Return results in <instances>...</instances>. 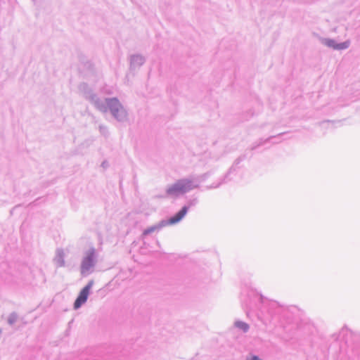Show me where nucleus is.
<instances>
[{"label":"nucleus","instance_id":"5","mask_svg":"<svg viewBox=\"0 0 360 360\" xmlns=\"http://www.w3.org/2000/svg\"><path fill=\"white\" fill-rule=\"evenodd\" d=\"M79 91L83 94L85 98L89 101L94 106L97 100L103 99L94 94L91 89L86 83H82L79 85Z\"/></svg>","mask_w":360,"mask_h":360},{"label":"nucleus","instance_id":"10","mask_svg":"<svg viewBox=\"0 0 360 360\" xmlns=\"http://www.w3.org/2000/svg\"><path fill=\"white\" fill-rule=\"evenodd\" d=\"M54 261L56 265L59 267L65 265L64 252L62 249H58L56 250V255L54 258Z\"/></svg>","mask_w":360,"mask_h":360},{"label":"nucleus","instance_id":"19","mask_svg":"<svg viewBox=\"0 0 360 360\" xmlns=\"http://www.w3.org/2000/svg\"><path fill=\"white\" fill-rule=\"evenodd\" d=\"M245 360H262V359L257 355H251L250 356H247Z\"/></svg>","mask_w":360,"mask_h":360},{"label":"nucleus","instance_id":"20","mask_svg":"<svg viewBox=\"0 0 360 360\" xmlns=\"http://www.w3.org/2000/svg\"><path fill=\"white\" fill-rule=\"evenodd\" d=\"M102 167H105L107 166V162L105 161L103 162L101 164Z\"/></svg>","mask_w":360,"mask_h":360},{"label":"nucleus","instance_id":"11","mask_svg":"<svg viewBox=\"0 0 360 360\" xmlns=\"http://www.w3.org/2000/svg\"><path fill=\"white\" fill-rule=\"evenodd\" d=\"M283 134V133H281V134H278L277 136H269V138L265 139H261L257 142H256V143L252 144V146L251 147V150H255L257 148H258L259 146H260L262 145H264L266 143L270 141L272 139L278 138V137L281 136Z\"/></svg>","mask_w":360,"mask_h":360},{"label":"nucleus","instance_id":"2","mask_svg":"<svg viewBox=\"0 0 360 360\" xmlns=\"http://www.w3.org/2000/svg\"><path fill=\"white\" fill-rule=\"evenodd\" d=\"M95 108L102 112L110 111L117 122H123L127 120V112L118 98L115 97L97 100L95 103Z\"/></svg>","mask_w":360,"mask_h":360},{"label":"nucleus","instance_id":"21","mask_svg":"<svg viewBox=\"0 0 360 360\" xmlns=\"http://www.w3.org/2000/svg\"><path fill=\"white\" fill-rule=\"evenodd\" d=\"M33 1H35L36 0H32Z\"/></svg>","mask_w":360,"mask_h":360},{"label":"nucleus","instance_id":"8","mask_svg":"<svg viewBox=\"0 0 360 360\" xmlns=\"http://www.w3.org/2000/svg\"><path fill=\"white\" fill-rule=\"evenodd\" d=\"M146 61V58L141 54H134L130 56V69L139 68Z\"/></svg>","mask_w":360,"mask_h":360},{"label":"nucleus","instance_id":"7","mask_svg":"<svg viewBox=\"0 0 360 360\" xmlns=\"http://www.w3.org/2000/svg\"><path fill=\"white\" fill-rule=\"evenodd\" d=\"M186 214L187 208L182 207L181 209L179 212H177L174 215L172 216L168 219H165L167 225H174L179 223L184 219Z\"/></svg>","mask_w":360,"mask_h":360},{"label":"nucleus","instance_id":"9","mask_svg":"<svg viewBox=\"0 0 360 360\" xmlns=\"http://www.w3.org/2000/svg\"><path fill=\"white\" fill-rule=\"evenodd\" d=\"M167 226V225L166 223V220L162 219L160 221H159L158 223H157L156 224H154V225L146 229L143 231L142 236H145L149 235L153 232H155V231L158 232V231H160L163 227H165Z\"/></svg>","mask_w":360,"mask_h":360},{"label":"nucleus","instance_id":"17","mask_svg":"<svg viewBox=\"0 0 360 360\" xmlns=\"http://www.w3.org/2000/svg\"><path fill=\"white\" fill-rule=\"evenodd\" d=\"M198 201L197 198L191 199L187 202V203L184 206H183V207H186L188 212L191 207H195L198 204Z\"/></svg>","mask_w":360,"mask_h":360},{"label":"nucleus","instance_id":"16","mask_svg":"<svg viewBox=\"0 0 360 360\" xmlns=\"http://www.w3.org/2000/svg\"><path fill=\"white\" fill-rule=\"evenodd\" d=\"M18 319V314L15 312H12L8 317V323L11 326L14 324Z\"/></svg>","mask_w":360,"mask_h":360},{"label":"nucleus","instance_id":"14","mask_svg":"<svg viewBox=\"0 0 360 360\" xmlns=\"http://www.w3.org/2000/svg\"><path fill=\"white\" fill-rule=\"evenodd\" d=\"M350 46V41L347 40L345 41L341 42V43H337L335 47V50H345L349 47Z\"/></svg>","mask_w":360,"mask_h":360},{"label":"nucleus","instance_id":"13","mask_svg":"<svg viewBox=\"0 0 360 360\" xmlns=\"http://www.w3.org/2000/svg\"><path fill=\"white\" fill-rule=\"evenodd\" d=\"M269 309H275L276 311L273 313L276 314H278L283 309V307L281 306L277 302L273 301L269 303Z\"/></svg>","mask_w":360,"mask_h":360},{"label":"nucleus","instance_id":"6","mask_svg":"<svg viewBox=\"0 0 360 360\" xmlns=\"http://www.w3.org/2000/svg\"><path fill=\"white\" fill-rule=\"evenodd\" d=\"M242 161L241 158H237L235 162L234 165L229 169V172L226 173L225 176L221 179L219 183L217 184H212L211 186H207V189H211V188H218L220 185L227 183L229 181L231 180V178H229V176L233 173V171H235L234 167L237 165H238Z\"/></svg>","mask_w":360,"mask_h":360},{"label":"nucleus","instance_id":"12","mask_svg":"<svg viewBox=\"0 0 360 360\" xmlns=\"http://www.w3.org/2000/svg\"><path fill=\"white\" fill-rule=\"evenodd\" d=\"M233 325L235 328H238L243 333H247L250 329L249 324L242 321H236Z\"/></svg>","mask_w":360,"mask_h":360},{"label":"nucleus","instance_id":"15","mask_svg":"<svg viewBox=\"0 0 360 360\" xmlns=\"http://www.w3.org/2000/svg\"><path fill=\"white\" fill-rule=\"evenodd\" d=\"M322 43L328 47L333 48V49H335V45L337 44L336 41L332 39H323L322 40Z\"/></svg>","mask_w":360,"mask_h":360},{"label":"nucleus","instance_id":"4","mask_svg":"<svg viewBox=\"0 0 360 360\" xmlns=\"http://www.w3.org/2000/svg\"><path fill=\"white\" fill-rule=\"evenodd\" d=\"M94 285V281L91 280L89 283L81 290L77 297L74 302V309H78L82 304H84L88 299L90 290Z\"/></svg>","mask_w":360,"mask_h":360},{"label":"nucleus","instance_id":"18","mask_svg":"<svg viewBox=\"0 0 360 360\" xmlns=\"http://www.w3.org/2000/svg\"><path fill=\"white\" fill-rule=\"evenodd\" d=\"M99 131H100L101 134L105 136H107L108 134V128L106 126H104L102 124L99 125Z\"/></svg>","mask_w":360,"mask_h":360},{"label":"nucleus","instance_id":"1","mask_svg":"<svg viewBox=\"0 0 360 360\" xmlns=\"http://www.w3.org/2000/svg\"><path fill=\"white\" fill-rule=\"evenodd\" d=\"M209 175V173H205L196 177L179 179L172 185L167 187L166 190V196L177 197L193 190V188H198L199 186V184L204 181Z\"/></svg>","mask_w":360,"mask_h":360},{"label":"nucleus","instance_id":"3","mask_svg":"<svg viewBox=\"0 0 360 360\" xmlns=\"http://www.w3.org/2000/svg\"><path fill=\"white\" fill-rule=\"evenodd\" d=\"M97 263V254L95 248L91 247L85 251L80 264V274L83 277L89 276L93 272Z\"/></svg>","mask_w":360,"mask_h":360}]
</instances>
